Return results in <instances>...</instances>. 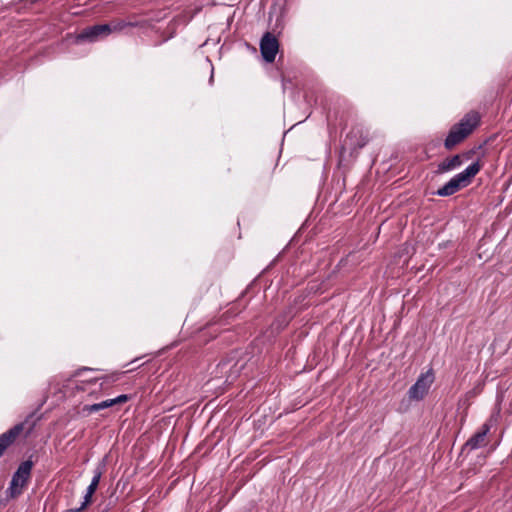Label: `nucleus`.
Returning <instances> with one entry per match:
<instances>
[{"label": "nucleus", "mask_w": 512, "mask_h": 512, "mask_svg": "<svg viewBox=\"0 0 512 512\" xmlns=\"http://www.w3.org/2000/svg\"><path fill=\"white\" fill-rule=\"evenodd\" d=\"M480 116L477 112L471 111L467 113L459 123L453 125L444 141L447 150L453 149L455 146L463 142L479 125Z\"/></svg>", "instance_id": "f257e3e1"}, {"label": "nucleus", "mask_w": 512, "mask_h": 512, "mask_svg": "<svg viewBox=\"0 0 512 512\" xmlns=\"http://www.w3.org/2000/svg\"><path fill=\"white\" fill-rule=\"evenodd\" d=\"M482 168L480 161H476L469 165L464 171L452 177L443 187L439 188L436 195L447 197L455 194L460 189L468 186L472 179L479 173Z\"/></svg>", "instance_id": "f03ea898"}, {"label": "nucleus", "mask_w": 512, "mask_h": 512, "mask_svg": "<svg viewBox=\"0 0 512 512\" xmlns=\"http://www.w3.org/2000/svg\"><path fill=\"white\" fill-rule=\"evenodd\" d=\"M32 467V461L26 460L19 465L16 472L13 474L8 488V492L12 498L18 497L22 493L23 488L30 479Z\"/></svg>", "instance_id": "7ed1b4c3"}, {"label": "nucleus", "mask_w": 512, "mask_h": 512, "mask_svg": "<svg viewBox=\"0 0 512 512\" xmlns=\"http://www.w3.org/2000/svg\"><path fill=\"white\" fill-rule=\"evenodd\" d=\"M433 381L434 375L431 371L421 374L416 383L410 387L408 391L409 398L415 401L422 400L428 393Z\"/></svg>", "instance_id": "20e7f679"}, {"label": "nucleus", "mask_w": 512, "mask_h": 512, "mask_svg": "<svg viewBox=\"0 0 512 512\" xmlns=\"http://www.w3.org/2000/svg\"><path fill=\"white\" fill-rule=\"evenodd\" d=\"M279 50V42L277 38L270 32H266L260 41V51L263 59L272 63Z\"/></svg>", "instance_id": "39448f33"}, {"label": "nucleus", "mask_w": 512, "mask_h": 512, "mask_svg": "<svg viewBox=\"0 0 512 512\" xmlns=\"http://www.w3.org/2000/svg\"><path fill=\"white\" fill-rule=\"evenodd\" d=\"M110 35L109 26L106 24H98L91 27L85 28L80 34L77 36V41H89L95 42L99 39L105 38Z\"/></svg>", "instance_id": "423d86ee"}, {"label": "nucleus", "mask_w": 512, "mask_h": 512, "mask_svg": "<svg viewBox=\"0 0 512 512\" xmlns=\"http://www.w3.org/2000/svg\"><path fill=\"white\" fill-rule=\"evenodd\" d=\"M496 418L491 416L489 420H487L480 428L478 432H476L466 443L465 448H469L470 450L478 449L482 446L486 445V436L489 433L492 422H495Z\"/></svg>", "instance_id": "0eeeda50"}, {"label": "nucleus", "mask_w": 512, "mask_h": 512, "mask_svg": "<svg viewBox=\"0 0 512 512\" xmlns=\"http://www.w3.org/2000/svg\"><path fill=\"white\" fill-rule=\"evenodd\" d=\"M473 152L469 151L464 154H457L450 158L444 159L439 165L437 172L438 173H445L451 170H454L458 167H460L464 160H469L472 156Z\"/></svg>", "instance_id": "6e6552de"}, {"label": "nucleus", "mask_w": 512, "mask_h": 512, "mask_svg": "<svg viewBox=\"0 0 512 512\" xmlns=\"http://www.w3.org/2000/svg\"><path fill=\"white\" fill-rule=\"evenodd\" d=\"M23 429L24 424L20 423L0 435V457L4 454L5 450L14 443Z\"/></svg>", "instance_id": "1a4fd4ad"}, {"label": "nucleus", "mask_w": 512, "mask_h": 512, "mask_svg": "<svg viewBox=\"0 0 512 512\" xmlns=\"http://www.w3.org/2000/svg\"><path fill=\"white\" fill-rule=\"evenodd\" d=\"M128 400H129V396L122 394L113 399H107V400H104L99 403H95L92 405H86L83 410L87 411L88 413H94V412H98L102 409L110 408L116 404L126 403Z\"/></svg>", "instance_id": "9d476101"}, {"label": "nucleus", "mask_w": 512, "mask_h": 512, "mask_svg": "<svg viewBox=\"0 0 512 512\" xmlns=\"http://www.w3.org/2000/svg\"><path fill=\"white\" fill-rule=\"evenodd\" d=\"M107 25L109 26L110 34H111V33H119L127 27H136L139 25V23L117 19V20L111 21L110 23H107Z\"/></svg>", "instance_id": "9b49d317"}, {"label": "nucleus", "mask_w": 512, "mask_h": 512, "mask_svg": "<svg viewBox=\"0 0 512 512\" xmlns=\"http://www.w3.org/2000/svg\"><path fill=\"white\" fill-rule=\"evenodd\" d=\"M101 476H102V470L97 468L94 471V476H93V478L91 480V483L87 487V491L95 493V491L97 490V487L99 485Z\"/></svg>", "instance_id": "f8f14e48"}, {"label": "nucleus", "mask_w": 512, "mask_h": 512, "mask_svg": "<svg viewBox=\"0 0 512 512\" xmlns=\"http://www.w3.org/2000/svg\"><path fill=\"white\" fill-rule=\"evenodd\" d=\"M93 494H94L93 492H89V491H87V490H86V494H85V496H84V501H83V502H82V504H81V507H82L84 510L86 509V507H87L88 505H90V504L92 503V497H93Z\"/></svg>", "instance_id": "ddd939ff"}, {"label": "nucleus", "mask_w": 512, "mask_h": 512, "mask_svg": "<svg viewBox=\"0 0 512 512\" xmlns=\"http://www.w3.org/2000/svg\"><path fill=\"white\" fill-rule=\"evenodd\" d=\"M84 509L80 506L78 508H71V509H67L63 512H82Z\"/></svg>", "instance_id": "4468645a"}, {"label": "nucleus", "mask_w": 512, "mask_h": 512, "mask_svg": "<svg viewBox=\"0 0 512 512\" xmlns=\"http://www.w3.org/2000/svg\"><path fill=\"white\" fill-rule=\"evenodd\" d=\"M365 145V142H362L358 145V148H362Z\"/></svg>", "instance_id": "2eb2a0df"}]
</instances>
